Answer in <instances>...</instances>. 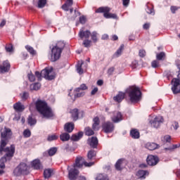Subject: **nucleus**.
<instances>
[{
	"mask_svg": "<svg viewBox=\"0 0 180 180\" xmlns=\"http://www.w3.org/2000/svg\"><path fill=\"white\" fill-rule=\"evenodd\" d=\"M113 72H115V67H111L108 70V75H112Z\"/></svg>",
	"mask_w": 180,
	"mask_h": 180,
	"instance_id": "58",
	"label": "nucleus"
},
{
	"mask_svg": "<svg viewBox=\"0 0 180 180\" xmlns=\"http://www.w3.org/2000/svg\"><path fill=\"white\" fill-rule=\"evenodd\" d=\"M68 178L70 180H77L78 178V175H79V170L77 169V167H68Z\"/></svg>",
	"mask_w": 180,
	"mask_h": 180,
	"instance_id": "10",
	"label": "nucleus"
},
{
	"mask_svg": "<svg viewBox=\"0 0 180 180\" xmlns=\"http://www.w3.org/2000/svg\"><path fill=\"white\" fill-rule=\"evenodd\" d=\"M91 43H92V41L91 40L85 39L83 41V45L86 48L91 47Z\"/></svg>",
	"mask_w": 180,
	"mask_h": 180,
	"instance_id": "46",
	"label": "nucleus"
},
{
	"mask_svg": "<svg viewBox=\"0 0 180 180\" xmlns=\"http://www.w3.org/2000/svg\"><path fill=\"white\" fill-rule=\"evenodd\" d=\"M35 76L38 78V81L41 80V77L48 79V81H51L56 78V75L53 74V68H45L44 70H42L40 72H35Z\"/></svg>",
	"mask_w": 180,
	"mask_h": 180,
	"instance_id": "5",
	"label": "nucleus"
},
{
	"mask_svg": "<svg viewBox=\"0 0 180 180\" xmlns=\"http://www.w3.org/2000/svg\"><path fill=\"white\" fill-rule=\"evenodd\" d=\"M70 6L68 4H64L63 6H62V9L63 11H65V12H68V11H70Z\"/></svg>",
	"mask_w": 180,
	"mask_h": 180,
	"instance_id": "57",
	"label": "nucleus"
},
{
	"mask_svg": "<svg viewBox=\"0 0 180 180\" xmlns=\"http://www.w3.org/2000/svg\"><path fill=\"white\" fill-rule=\"evenodd\" d=\"M123 50H124V44H121L120 48L113 54V58H117L118 57H120V56H122V53H123Z\"/></svg>",
	"mask_w": 180,
	"mask_h": 180,
	"instance_id": "28",
	"label": "nucleus"
},
{
	"mask_svg": "<svg viewBox=\"0 0 180 180\" xmlns=\"http://www.w3.org/2000/svg\"><path fill=\"white\" fill-rule=\"evenodd\" d=\"M146 12L149 15H155V13L154 12V8H152V7H148L146 9Z\"/></svg>",
	"mask_w": 180,
	"mask_h": 180,
	"instance_id": "52",
	"label": "nucleus"
},
{
	"mask_svg": "<svg viewBox=\"0 0 180 180\" xmlns=\"http://www.w3.org/2000/svg\"><path fill=\"white\" fill-rule=\"evenodd\" d=\"M180 7L176 6H172L170 7V10L172 13H176V11H178V9H179Z\"/></svg>",
	"mask_w": 180,
	"mask_h": 180,
	"instance_id": "56",
	"label": "nucleus"
},
{
	"mask_svg": "<svg viewBox=\"0 0 180 180\" xmlns=\"http://www.w3.org/2000/svg\"><path fill=\"white\" fill-rule=\"evenodd\" d=\"M151 65L153 68H158V67H160V62H158V60H153L151 63Z\"/></svg>",
	"mask_w": 180,
	"mask_h": 180,
	"instance_id": "51",
	"label": "nucleus"
},
{
	"mask_svg": "<svg viewBox=\"0 0 180 180\" xmlns=\"http://www.w3.org/2000/svg\"><path fill=\"white\" fill-rule=\"evenodd\" d=\"M110 8L108 6L99 7L96 10V13H103V16L105 19H117V15L110 13Z\"/></svg>",
	"mask_w": 180,
	"mask_h": 180,
	"instance_id": "6",
	"label": "nucleus"
},
{
	"mask_svg": "<svg viewBox=\"0 0 180 180\" xmlns=\"http://www.w3.org/2000/svg\"><path fill=\"white\" fill-rule=\"evenodd\" d=\"M87 161H94L96 158V151L94 149H91L87 153Z\"/></svg>",
	"mask_w": 180,
	"mask_h": 180,
	"instance_id": "20",
	"label": "nucleus"
},
{
	"mask_svg": "<svg viewBox=\"0 0 180 180\" xmlns=\"http://www.w3.org/2000/svg\"><path fill=\"white\" fill-rule=\"evenodd\" d=\"M177 68L179 69L178 75H177V79L180 80V65L177 64Z\"/></svg>",
	"mask_w": 180,
	"mask_h": 180,
	"instance_id": "64",
	"label": "nucleus"
},
{
	"mask_svg": "<svg viewBox=\"0 0 180 180\" xmlns=\"http://www.w3.org/2000/svg\"><path fill=\"white\" fill-rule=\"evenodd\" d=\"M11 70V63L8 60H4L1 65H0V74H5V72H9Z\"/></svg>",
	"mask_w": 180,
	"mask_h": 180,
	"instance_id": "15",
	"label": "nucleus"
},
{
	"mask_svg": "<svg viewBox=\"0 0 180 180\" xmlns=\"http://www.w3.org/2000/svg\"><path fill=\"white\" fill-rule=\"evenodd\" d=\"M91 40L93 43H96L98 41V32L94 31L91 34Z\"/></svg>",
	"mask_w": 180,
	"mask_h": 180,
	"instance_id": "39",
	"label": "nucleus"
},
{
	"mask_svg": "<svg viewBox=\"0 0 180 180\" xmlns=\"http://www.w3.org/2000/svg\"><path fill=\"white\" fill-rule=\"evenodd\" d=\"M102 131L107 134L109 133H113L115 131V124L111 122H105L102 124Z\"/></svg>",
	"mask_w": 180,
	"mask_h": 180,
	"instance_id": "9",
	"label": "nucleus"
},
{
	"mask_svg": "<svg viewBox=\"0 0 180 180\" xmlns=\"http://www.w3.org/2000/svg\"><path fill=\"white\" fill-rule=\"evenodd\" d=\"M29 98V93L25 91L22 93V96H21L22 101H27Z\"/></svg>",
	"mask_w": 180,
	"mask_h": 180,
	"instance_id": "50",
	"label": "nucleus"
},
{
	"mask_svg": "<svg viewBox=\"0 0 180 180\" xmlns=\"http://www.w3.org/2000/svg\"><path fill=\"white\" fill-rule=\"evenodd\" d=\"M124 96H126V94L120 91L116 96H114L113 99L115 102H118V103H120V102H122V101L124 99Z\"/></svg>",
	"mask_w": 180,
	"mask_h": 180,
	"instance_id": "24",
	"label": "nucleus"
},
{
	"mask_svg": "<svg viewBox=\"0 0 180 180\" xmlns=\"http://www.w3.org/2000/svg\"><path fill=\"white\" fill-rule=\"evenodd\" d=\"M143 29H144V30H148V29H150V22H146L143 25Z\"/></svg>",
	"mask_w": 180,
	"mask_h": 180,
	"instance_id": "62",
	"label": "nucleus"
},
{
	"mask_svg": "<svg viewBox=\"0 0 180 180\" xmlns=\"http://www.w3.org/2000/svg\"><path fill=\"white\" fill-rule=\"evenodd\" d=\"M111 120L113 123H119V122H122V120H123L122 113L120 112H114V115L111 117Z\"/></svg>",
	"mask_w": 180,
	"mask_h": 180,
	"instance_id": "17",
	"label": "nucleus"
},
{
	"mask_svg": "<svg viewBox=\"0 0 180 180\" xmlns=\"http://www.w3.org/2000/svg\"><path fill=\"white\" fill-rule=\"evenodd\" d=\"M41 86V84L40 83H34L30 86L31 91H39Z\"/></svg>",
	"mask_w": 180,
	"mask_h": 180,
	"instance_id": "33",
	"label": "nucleus"
},
{
	"mask_svg": "<svg viewBox=\"0 0 180 180\" xmlns=\"http://www.w3.org/2000/svg\"><path fill=\"white\" fill-rule=\"evenodd\" d=\"M13 109L16 112H23L25 110V105H22V103L18 102L13 105Z\"/></svg>",
	"mask_w": 180,
	"mask_h": 180,
	"instance_id": "26",
	"label": "nucleus"
},
{
	"mask_svg": "<svg viewBox=\"0 0 180 180\" xmlns=\"http://www.w3.org/2000/svg\"><path fill=\"white\" fill-rule=\"evenodd\" d=\"M96 180H109V177L106 174H99L97 175Z\"/></svg>",
	"mask_w": 180,
	"mask_h": 180,
	"instance_id": "40",
	"label": "nucleus"
},
{
	"mask_svg": "<svg viewBox=\"0 0 180 180\" xmlns=\"http://www.w3.org/2000/svg\"><path fill=\"white\" fill-rule=\"evenodd\" d=\"M160 161V159L157 156H154L153 155H150L148 156L146 159V162L148 165H150L151 167H154V165H157Z\"/></svg>",
	"mask_w": 180,
	"mask_h": 180,
	"instance_id": "14",
	"label": "nucleus"
},
{
	"mask_svg": "<svg viewBox=\"0 0 180 180\" xmlns=\"http://www.w3.org/2000/svg\"><path fill=\"white\" fill-rule=\"evenodd\" d=\"M93 124L92 129L94 131L99 130V124H101V120H99V117H96L93 119Z\"/></svg>",
	"mask_w": 180,
	"mask_h": 180,
	"instance_id": "22",
	"label": "nucleus"
},
{
	"mask_svg": "<svg viewBox=\"0 0 180 180\" xmlns=\"http://www.w3.org/2000/svg\"><path fill=\"white\" fill-rule=\"evenodd\" d=\"M130 136L132 139H140V132L137 129H131Z\"/></svg>",
	"mask_w": 180,
	"mask_h": 180,
	"instance_id": "27",
	"label": "nucleus"
},
{
	"mask_svg": "<svg viewBox=\"0 0 180 180\" xmlns=\"http://www.w3.org/2000/svg\"><path fill=\"white\" fill-rule=\"evenodd\" d=\"M84 130L86 136H94L95 134L94 130L89 127H86Z\"/></svg>",
	"mask_w": 180,
	"mask_h": 180,
	"instance_id": "36",
	"label": "nucleus"
},
{
	"mask_svg": "<svg viewBox=\"0 0 180 180\" xmlns=\"http://www.w3.org/2000/svg\"><path fill=\"white\" fill-rule=\"evenodd\" d=\"M27 122L30 126H34L36 123H37V121L35 118H33L32 116H29L27 119Z\"/></svg>",
	"mask_w": 180,
	"mask_h": 180,
	"instance_id": "38",
	"label": "nucleus"
},
{
	"mask_svg": "<svg viewBox=\"0 0 180 180\" xmlns=\"http://www.w3.org/2000/svg\"><path fill=\"white\" fill-rule=\"evenodd\" d=\"M180 143L172 145V146L169 148H165V150H169V151H172L173 150H175V148H179Z\"/></svg>",
	"mask_w": 180,
	"mask_h": 180,
	"instance_id": "45",
	"label": "nucleus"
},
{
	"mask_svg": "<svg viewBox=\"0 0 180 180\" xmlns=\"http://www.w3.org/2000/svg\"><path fill=\"white\" fill-rule=\"evenodd\" d=\"M0 133V151H3L4 148H6V146H8L9 140L12 139V130L5 127L4 129H1Z\"/></svg>",
	"mask_w": 180,
	"mask_h": 180,
	"instance_id": "4",
	"label": "nucleus"
},
{
	"mask_svg": "<svg viewBox=\"0 0 180 180\" xmlns=\"http://www.w3.org/2000/svg\"><path fill=\"white\" fill-rule=\"evenodd\" d=\"M79 20L82 25H85V23H86V17H85V15H82L79 17Z\"/></svg>",
	"mask_w": 180,
	"mask_h": 180,
	"instance_id": "47",
	"label": "nucleus"
},
{
	"mask_svg": "<svg viewBox=\"0 0 180 180\" xmlns=\"http://www.w3.org/2000/svg\"><path fill=\"white\" fill-rule=\"evenodd\" d=\"M165 56L166 55H165V52H160L159 53H157L156 58L159 61H162V60H164L165 58Z\"/></svg>",
	"mask_w": 180,
	"mask_h": 180,
	"instance_id": "42",
	"label": "nucleus"
},
{
	"mask_svg": "<svg viewBox=\"0 0 180 180\" xmlns=\"http://www.w3.org/2000/svg\"><path fill=\"white\" fill-rule=\"evenodd\" d=\"M32 167L34 169H43V165L40 160L36 159L32 162Z\"/></svg>",
	"mask_w": 180,
	"mask_h": 180,
	"instance_id": "19",
	"label": "nucleus"
},
{
	"mask_svg": "<svg viewBox=\"0 0 180 180\" xmlns=\"http://www.w3.org/2000/svg\"><path fill=\"white\" fill-rule=\"evenodd\" d=\"M82 136H84V132L79 131L77 134H73L70 139L72 141H78V140L82 139Z\"/></svg>",
	"mask_w": 180,
	"mask_h": 180,
	"instance_id": "29",
	"label": "nucleus"
},
{
	"mask_svg": "<svg viewBox=\"0 0 180 180\" xmlns=\"http://www.w3.org/2000/svg\"><path fill=\"white\" fill-rule=\"evenodd\" d=\"M56 140H58V135L52 134L49 135L47 137V141H54Z\"/></svg>",
	"mask_w": 180,
	"mask_h": 180,
	"instance_id": "43",
	"label": "nucleus"
},
{
	"mask_svg": "<svg viewBox=\"0 0 180 180\" xmlns=\"http://www.w3.org/2000/svg\"><path fill=\"white\" fill-rule=\"evenodd\" d=\"M139 57H141V58H144V57H146V51L144 49H140L139 51Z\"/></svg>",
	"mask_w": 180,
	"mask_h": 180,
	"instance_id": "53",
	"label": "nucleus"
},
{
	"mask_svg": "<svg viewBox=\"0 0 180 180\" xmlns=\"http://www.w3.org/2000/svg\"><path fill=\"white\" fill-rule=\"evenodd\" d=\"M172 82H173V86L172 87V91L174 95H176V94H180V79L174 78L172 80Z\"/></svg>",
	"mask_w": 180,
	"mask_h": 180,
	"instance_id": "12",
	"label": "nucleus"
},
{
	"mask_svg": "<svg viewBox=\"0 0 180 180\" xmlns=\"http://www.w3.org/2000/svg\"><path fill=\"white\" fill-rule=\"evenodd\" d=\"M6 50L7 53H12V51H13V46L12 45L10 46H6Z\"/></svg>",
	"mask_w": 180,
	"mask_h": 180,
	"instance_id": "59",
	"label": "nucleus"
},
{
	"mask_svg": "<svg viewBox=\"0 0 180 180\" xmlns=\"http://www.w3.org/2000/svg\"><path fill=\"white\" fill-rule=\"evenodd\" d=\"M131 66V68H134V69L136 68V67H139V62L136 60L133 61Z\"/></svg>",
	"mask_w": 180,
	"mask_h": 180,
	"instance_id": "60",
	"label": "nucleus"
},
{
	"mask_svg": "<svg viewBox=\"0 0 180 180\" xmlns=\"http://www.w3.org/2000/svg\"><path fill=\"white\" fill-rule=\"evenodd\" d=\"M46 4H47V0H39L38 1V8H41L46 6Z\"/></svg>",
	"mask_w": 180,
	"mask_h": 180,
	"instance_id": "44",
	"label": "nucleus"
},
{
	"mask_svg": "<svg viewBox=\"0 0 180 180\" xmlns=\"http://www.w3.org/2000/svg\"><path fill=\"white\" fill-rule=\"evenodd\" d=\"M14 172L17 176H20V175H29V166L25 162H21L15 169Z\"/></svg>",
	"mask_w": 180,
	"mask_h": 180,
	"instance_id": "8",
	"label": "nucleus"
},
{
	"mask_svg": "<svg viewBox=\"0 0 180 180\" xmlns=\"http://www.w3.org/2000/svg\"><path fill=\"white\" fill-rule=\"evenodd\" d=\"M70 113L72 115V118L73 119V122H77L80 117H84V111H80L77 108H74L70 111Z\"/></svg>",
	"mask_w": 180,
	"mask_h": 180,
	"instance_id": "11",
	"label": "nucleus"
},
{
	"mask_svg": "<svg viewBox=\"0 0 180 180\" xmlns=\"http://www.w3.org/2000/svg\"><path fill=\"white\" fill-rule=\"evenodd\" d=\"M147 171L146 170H139L136 173V176H139V178H146V175H147Z\"/></svg>",
	"mask_w": 180,
	"mask_h": 180,
	"instance_id": "37",
	"label": "nucleus"
},
{
	"mask_svg": "<svg viewBox=\"0 0 180 180\" xmlns=\"http://www.w3.org/2000/svg\"><path fill=\"white\" fill-rule=\"evenodd\" d=\"M86 89H88V86H86V84H82L80 85L79 87H77L75 89V92H81V91H86Z\"/></svg>",
	"mask_w": 180,
	"mask_h": 180,
	"instance_id": "34",
	"label": "nucleus"
},
{
	"mask_svg": "<svg viewBox=\"0 0 180 180\" xmlns=\"http://www.w3.org/2000/svg\"><path fill=\"white\" fill-rule=\"evenodd\" d=\"M85 96V91H79L77 92V94H75V98H82V96Z\"/></svg>",
	"mask_w": 180,
	"mask_h": 180,
	"instance_id": "48",
	"label": "nucleus"
},
{
	"mask_svg": "<svg viewBox=\"0 0 180 180\" xmlns=\"http://www.w3.org/2000/svg\"><path fill=\"white\" fill-rule=\"evenodd\" d=\"M82 64H84V62H82L81 63H78L76 66L77 71L78 74H79L80 75H82V74H84V70L82 69Z\"/></svg>",
	"mask_w": 180,
	"mask_h": 180,
	"instance_id": "35",
	"label": "nucleus"
},
{
	"mask_svg": "<svg viewBox=\"0 0 180 180\" xmlns=\"http://www.w3.org/2000/svg\"><path fill=\"white\" fill-rule=\"evenodd\" d=\"M98 141L96 136H92L91 139L89 141V145L91 148H98Z\"/></svg>",
	"mask_w": 180,
	"mask_h": 180,
	"instance_id": "21",
	"label": "nucleus"
},
{
	"mask_svg": "<svg viewBox=\"0 0 180 180\" xmlns=\"http://www.w3.org/2000/svg\"><path fill=\"white\" fill-rule=\"evenodd\" d=\"M84 165L86 167H92L95 165V162H87L83 157L77 156L72 167L75 168H82Z\"/></svg>",
	"mask_w": 180,
	"mask_h": 180,
	"instance_id": "7",
	"label": "nucleus"
},
{
	"mask_svg": "<svg viewBox=\"0 0 180 180\" xmlns=\"http://www.w3.org/2000/svg\"><path fill=\"white\" fill-rule=\"evenodd\" d=\"M158 147V145H157V143H147L146 144V148H148V150H150V151L156 150Z\"/></svg>",
	"mask_w": 180,
	"mask_h": 180,
	"instance_id": "30",
	"label": "nucleus"
},
{
	"mask_svg": "<svg viewBox=\"0 0 180 180\" xmlns=\"http://www.w3.org/2000/svg\"><path fill=\"white\" fill-rule=\"evenodd\" d=\"M129 4H130V0H122V4L124 6H129Z\"/></svg>",
	"mask_w": 180,
	"mask_h": 180,
	"instance_id": "63",
	"label": "nucleus"
},
{
	"mask_svg": "<svg viewBox=\"0 0 180 180\" xmlns=\"http://www.w3.org/2000/svg\"><path fill=\"white\" fill-rule=\"evenodd\" d=\"M150 123L152 127L158 129L161 126V123H164V118L161 116L155 117L153 120H150Z\"/></svg>",
	"mask_w": 180,
	"mask_h": 180,
	"instance_id": "13",
	"label": "nucleus"
},
{
	"mask_svg": "<svg viewBox=\"0 0 180 180\" xmlns=\"http://www.w3.org/2000/svg\"><path fill=\"white\" fill-rule=\"evenodd\" d=\"M163 141L165 143H171V136L166 135L163 137Z\"/></svg>",
	"mask_w": 180,
	"mask_h": 180,
	"instance_id": "54",
	"label": "nucleus"
},
{
	"mask_svg": "<svg viewBox=\"0 0 180 180\" xmlns=\"http://www.w3.org/2000/svg\"><path fill=\"white\" fill-rule=\"evenodd\" d=\"M74 129H75V125L73 122H68L64 125V130L67 133H72Z\"/></svg>",
	"mask_w": 180,
	"mask_h": 180,
	"instance_id": "18",
	"label": "nucleus"
},
{
	"mask_svg": "<svg viewBox=\"0 0 180 180\" xmlns=\"http://www.w3.org/2000/svg\"><path fill=\"white\" fill-rule=\"evenodd\" d=\"M172 126L174 130H178V128L179 127V124L178 123V122H174Z\"/></svg>",
	"mask_w": 180,
	"mask_h": 180,
	"instance_id": "61",
	"label": "nucleus"
},
{
	"mask_svg": "<svg viewBox=\"0 0 180 180\" xmlns=\"http://www.w3.org/2000/svg\"><path fill=\"white\" fill-rule=\"evenodd\" d=\"M54 174V169H46L44 171V177L45 179H49V178H51L53 174Z\"/></svg>",
	"mask_w": 180,
	"mask_h": 180,
	"instance_id": "23",
	"label": "nucleus"
},
{
	"mask_svg": "<svg viewBox=\"0 0 180 180\" xmlns=\"http://www.w3.org/2000/svg\"><path fill=\"white\" fill-rule=\"evenodd\" d=\"M124 161H126L124 158H120L116 162L115 168L117 171H123V169L124 168V167H123Z\"/></svg>",
	"mask_w": 180,
	"mask_h": 180,
	"instance_id": "16",
	"label": "nucleus"
},
{
	"mask_svg": "<svg viewBox=\"0 0 180 180\" xmlns=\"http://www.w3.org/2000/svg\"><path fill=\"white\" fill-rule=\"evenodd\" d=\"M126 93L131 103H137L141 100V91L139 87L130 86L127 89Z\"/></svg>",
	"mask_w": 180,
	"mask_h": 180,
	"instance_id": "3",
	"label": "nucleus"
},
{
	"mask_svg": "<svg viewBox=\"0 0 180 180\" xmlns=\"http://www.w3.org/2000/svg\"><path fill=\"white\" fill-rule=\"evenodd\" d=\"M65 47V43L60 41H58L56 46H53L51 49V58L50 60L52 63H56L58 60H60L61 58V53H63V50H64Z\"/></svg>",
	"mask_w": 180,
	"mask_h": 180,
	"instance_id": "2",
	"label": "nucleus"
},
{
	"mask_svg": "<svg viewBox=\"0 0 180 180\" xmlns=\"http://www.w3.org/2000/svg\"><path fill=\"white\" fill-rule=\"evenodd\" d=\"M23 136L24 137H30V136H32V132H30V129H25L24 131H23Z\"/></svg>",
	"mask_w": 180,
	"mask_h": 180,
	"instance_id": "49",
	"label": "nucleus"
},
{
	"mask_svg": "<svg viewBox=\"0 0 180 180\" xmlns=\"http://www.w3.org/2000/svg\"><path fill=\"white\" fill-rule=\"evenodd\" d=\"M25 49L27 52L30 53L32 56H36V51L34 50V49H33V47L30 46H26Z\"/></svg>",
	"mask_w": 180,
	"mask_h": 180,
	"instance_id": "41",
	"label": "nucleus"
},
{
	"mask_svg": "<svg viewBox=\"0 0 180 180\" xmlns=\"http://www.w3.org/2000/svg\"><path fill=\"white\" fill-rule=\"evenodd\" d=\"M35 108L37 112L46 119H51L55 116L53 109L44 100L37 99L35 102Z\"/></svg>",
	"mask_w": 180,
	"mask_h": 180,
	"instance_id": "1",
	"label": "nucleus"
},
{
	"mask_svg": "<svg viewBox=\"0 0 180 180\" xmlns=\"http://www.w3.org/2000/svg\"><path fill=\"white\" fill-rule=\"evenodd\" d=\"M28 79L30 82H34L36 80V77L33 74H28Z\"/></svg>",
	"mask_w": 180,
	"mask_h": 180,
	"instance_id": "55",
	"label": "nucleus"
},
{
	"mask_svg": "<svg viewBox=\"0 0 180 180\" xmlns=\"http://www.w3.org/2000/svg\"><path fill=\"white\" fill-rule=\"evenodd\" d=\"M71 139L70 134L65 132L60 135V139L61 141H68Z\"/></svg>",
	"mask_w": 180,
	"mask_h": 180,
	"instance_id": "31",
	"label": "nucleus"
},
{
	"mask_svg": "<svg viewBox=\"0 0 180 180\" xmlns=\"http://www.w3.org/2000/svg\"><path fill=\"white\" fill-rule=\"evenodd\" d=\"M89 36H91V31L90 30H82L79 31V37H80V39H84V37L85 39H89Z\"/></svg>",
	"mask_w": 180,
	"mask_h": 180,
	"instance_id": "25",
	"label": "nucleus"
},
{
	"mask_svg": "<svg viewBox=\"0 0 180 180\" xmlns=\"http://www.w3.org/2000/svg\"><path fill=\"white\" fill-rule=\"evenodd\" d=\"M57 151H58V148L57 147H52L48 150L47 152L49 157H53V155H56V154H57Z\"/></svg>",
	"mask_w": 180,
	"mask_h": 180,
	"instance_id": "32",
	"label": "nucleus"
}]
</instances>
